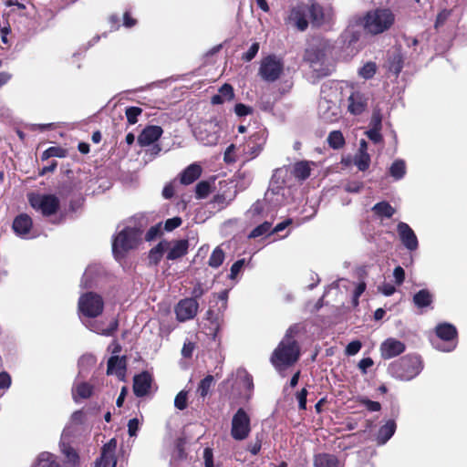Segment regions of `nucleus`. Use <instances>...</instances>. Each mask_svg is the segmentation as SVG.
Wrapping results in <instances>:
<instances>
[{
    "label": "nucleus",
    "instance_id": "obj_1",
    "mask_svg": "<svg viewBox=\"0 0 467 467\" xmlns=\"http://www.w3.org/2000/svg\"><path fill=\"white\" fill-rule=\"evenodd\" d=\"M359 22L368 35L377 36L391 28L395 22V15L389 8H375L359 18Z\"/></svg>",
    "mask_w": 467,
    "mask_h": 467
},
{
    "label": "nucleus",
    "instance_id": "obj_2",
    "mask_svg": "<svg viewBox=\"0 0 467 467\" xmlns=\"http://www.w3.org/2000/svg\"><path fill=\"white\" fill-rule=\"evenodd\" d=\"M292 333L293 329L290 328L272 354L271 362L278 370L293 365L299 358L300 348Z\"/></svg>",
    "mask_w": 467,
    "mask_h": 467
},
{
    "label": "nucleus",
    "instance_id": "obj_3",
    "mask_svg": "<svg viewBox=\"0 0 467 467\" xmlns=\"http://www.w3.org/2000/svg\"><path fill=\"white\" fill-rule=\"evenodd\" d=\"M330 55L331 48L329 43L323 39L315 38L308 44L305 51L304 59L316 71L327 74L324 67L327 64Z\"/></svg>",
    "mask_w": 467,
    "mask_h": 467
},
{
    "label": "nucleus",
    "instance_id": "obj_4",
    "mask_svg": "<svg viewBox=\"0 0 467 467\" xmlns=\"http://www.w3.org/2000/svg\"><path fill=\"white\" fill-rule=\"evenodd\" d=\"M422 362L419 356L408 355L389 366V374L400 380H410L422 370Z\"/></svg>",
    "mask_w": 467,
    "mask_h": 467
},
{
    "label": "nucleus",
    "instance_id": "obj_5",
    "mask_svg": "<svg viewBox=\"0 0 467 467\" xmlns=\"http://www.w3.org/2000/svg\"><path fill=\"white\" fill-rule=\"evenodd\" d=\"M285 72V61L276 55L264 57L259 64L258 76L265 82L273 83L278 80Z\"/></svg>",
    "mask_w": 467,
    "mask_h": 467
},
{
    "label": "nucleus",
    "instance_id": "obj_6",
    "mask_svg": "<svg viewBox=\"0 0 467 467\" xmlns=\"http://www.w3.org/2000/svg\"><path fill=\"white\" fill-rule=\"evenodd\" d=\"M140 240V233L135 228H125L113 240L112 251L115 256L121 257L124 253L137 246Z\"/></svg>",
    "mask_w": 467,
    "mask_h": 467
},
{
    "label": "nucleus",
    "instance_id": "obj_7",
    "mask_svg": "<svg viewBox=\"0 0 467 467\" xmlns=\"http://www.w3.org/2000/svg\"><path fill=\"white\" fill-rule=\"evenodd\" d=\"M221 123L217 119L201 121L194 128V135L203 145H215L219 140Z\"/></svg>",
    "mask_w": 467,
    "mask_h": 467
},
{
    "label": "nucleus",
    "instance_id": "obj_8",
    "mask_svg": "<svg viewBox=\"0 0 467 467\" xmlns=\"http://www.w3.org/2000/svg\"><path fill=\"white\" fill-rule=\"evenodd\" d=\"M104 308L102 297L93 292L82 295L78 299L79 315L88 318H94L99 316Z\"/></svg>",
    "mask_w": 467,
    "mask_h": 467
},
{
    "label": "nucleus",
    "instance_id": "obj_9",
    "mask_svg": "<svg viewBox=\"0 0 467 467\" xmlns=\"http://www.w3.org/2000/svg\"><path fill=\"white\" fill-rule=\"evenodd\" d=\"M30 205L44 216L55 214L59 208V199L54 194L31 193L28 195Z\"/></svg>",
    "mask_w": 467,
    "mask_h": 467
},
{
    "label": "nucleus",
    "instance_id": "obj_10",
    "mask_svg": "<svg viewBox=\"0 0 467 467\" xmlns=\"http://www.w3.org/2000/svg\"><path fill=\"white\" fill-rule=\"evenodd\" d=\"M251 432V419L242 408L238 409L233 416L231 422V436L235 441L247 439Z\"/></svg>",
    "mask_w": 467,
    "mask_h": 467
},
{
    "label": "nucleus",
    "instance_id": "obj_11",
    "mask_svg": "<svg viewBox=\"0 0 467 467\" xmlns=\"http://www.w3.org/2000/svg\"><path fill=\"white\" fill-rule=\"evenodd\" d=\"M436 334L439 338L446 341L444 344H435L434 347L441 351H451L456 348L455 338L457 337L456 327L449 323H442L436 327Z\"/></svg>",
    "mask_w": 467,
    "mask_h": 467
},
{
    "label": "nucleus",
    "instance_id": "obj_12",
    "mask_svg": "<svg viewBox=\"0 0 467 467\" xmlns=\"http://www.w3.org/2000/svg\"><path fill=\"white\" fill-rule=\"evenodd\" d=\"M199 309V304L194 298H184L175 306L176 318L180 322H185L194 318Z\"/></svg>",
    "mask_w": 467,
    "mask_h": 467
},
{
    "label": "nucleus",
    "instance_id": "obj_13",
    "mask_svg": "<svg viewBox=\"0 0 467 467\" xmlns=\"http://www.w3.org/2000/svg\"><path fill=\"white\" fill-rule=\"evenodd\" d=\"M116 449H117V441L116 439H111L108 441L101 450L100 457L96 461L94 467H116L117 459H116Z\"/></svg>",
    "mask_w": 467,
    "mask_h": 467
},
{
    "label": "nucleus",
    "instance_id": "obj_14",
    "mask_svg": "<svg viewBox=\"0 0 467 467\" xmlns=\"http://www.w3.org/2000/svg\"><path fill=\"white\" fill-rule=\"evenodd\" d=\"M397 231L400 242L404 247L409 251H416L419 247V241L417 235L411 227L403 222H400L397 225Z\"/></svg>",
    "mask_w": 467,
    "mask_h": 467
},
{
    "label": "nucleus",
    "instance_id": "obj_15",
    "mask_svg": "<svg viewBox=\"0 0 467 467\" xmlns=\"http://www.w3.org/2000/svg\"><path fill=\"white\" fill-rule=\"evenodd\" d=\"M340 109L336 102L321 99L318 104V115L325 122H334L340 118Z\"/></svg>",
    "mask_w": 467,
    "mask_h": 467
},
{
    "label": "nucleus",
    "instance_id": "obj_16",
    "mask_svg": "<svg viewBox=\"0 0 467 467\" xmlns=\"http://www.w3.org/2000/svg\"><path fill=\"white\" fill-rule=\"evenodd\" d=\"M405 344L394 337H389L380 345V354L384 359L397 357L405 351Z\"/></svg>",
    "mask_w": 467,
    "mask_h": 467
},
{
    "label": "nucleus",
    "instance_id": "obj_17",
    "mask_svg": "<svg viewBox=\"0 0 467 467\" xmlns=\"http://www.w3.org/2000/svg\"><path fill=\"white\" fill-rule=\"evenodd\" d=\"M305 5L294 6L287 16L286 22L296 26L300 31H305L308 26V17L306 15Z\"/></svg>",
    "mask_w": 467,
    "mask_h": 467
},
{
    "label": "nucleus",
    "instance_id": "obj_18",
    "mask_svg": "<svg viewBox=\"0 0 467 467\" xmlns=\"http://www.w3.org/2000/svg\"><path fill=\"white\" fill-rule=\"evenodd\" d=\"M83 324L89 330L105 337L113 336L119 327V322L115 318L111 319L107 327L104 326L102 321L90 319L83 321Z\"/></svg>",
    "mask_w": 467,
    "mask_h": 467
},
{
    "label": "nucleus",
    "instance_id": "obj_19",
    "mask_svg": "<svg viewBox=\"0 0 467 467\" xmlns=\"http://www.w3.org/2000/svg\"><path fill=\"white\" fill-rule=\"evenodd\" d=\"M162 129L160 126H147L138 137V143L141 147L149 146L157 141L162 135Z\"/></svg>",
    "mask_w": 467,
    "mask_h": 467
},
{
    "label": "nucleus",
    "instance_id": "obj_20",
    "mask_svg": "<svg viewBox=\"0 0 467 467\" xmlns=\"http://www.w3.org/2000/svg\"><path fill=\"white\" fill-rule=\"evenodd\" d=\"M188 247L189 243L187 240L168 241L166 247L167 259L172 261L183 256L186 254Z\"/></svg>",
    "mask_w": 467,
    "mask_h": 467
},
{
    "label": "nucleus",
    "instance_id": "obj_21",
    "mask_svg": "<svg viewBox=\"0 0 467 467\" xmlns=\"http://www.w3.org/2000/svg\"><path fill=\"white\" fill-rule=\"evenodd\" d=\"M368 104V98L361 92H353L348 98V109L352 114L362 113Z\"/></svg>",
    "mask_w": 467,
    "mask_h": 467
},
{
    "label": "nucleus",
    "instance_id": "obj_22",
    "mask_svg": "<svg viewBox=\"0 0 467 467\" xmlns=\"http://www.w3.org/2000/svg\"><path fill=\"white\" fill-rule=\"evenodd\" d=\"M151 384V377L147 372H142L140 375L135 376L134 384H133V391L137 397L145 396Z\"/></svg>",
    "mask_w": 467,
    "mask_h": 467
},
{
    "label": "nucleus",
    "instance_id": "obj_23",
    "mask_svg": "<svg viewBox=\"0 0 467 467\" xmlns=\"http://www.w3.org/2000/svg\"><path fill=\"white\" fill-rule=\"evenodd\" d=\"M288 173L286 167L278 168L275 171L270 182V191L273 193L278 194L279 191L285 185Z\"/></svg>",
    "mask_w": 467,
    "mask_h": 467
},
{
    "label": "nucleus",
    "instance_id": "obj_24",
    "mask_svg": "<svg viewBox=\"0 0 467 467\" xmlns=\"http://www.w3.org/2000/svg\"><path fill=\"white\" fill-rule=\"evenodd\" d=\"M126 371L125 358L119 356H112L108 361L107 373L109 375H116L119 379H123Z\"/></svg>",
    "mask_w": 467,
    "mask_h": 467
},
{
    "label": "nucleus",
    "instance_id": "obj_25",
    "mask_svg": "<svg viewBox=\"0 0 467 467\" xmlns=\"http://www.w3.org/2000/svg\"><path fill=\"white\" fill-rule=\"evenodd\" d=\"M84 421H85V414H84V412L81 411V410L75 411L71 415V418H70L68 423L67 424V426L63 430V432L61 434V435H63V439L64 440H70L71 439V434H72L71 428L74 427L75 429H83Z\"/></svg>",
    "mask_w": 467,
    "mask_h": 467
},
{
    "label": "nucleus",
    "instance_id": "obj_26",
    "mask_svg": "<svg viewBox=\"0 0 467 467\" xmlns=\"http://www.w3.org/2000/svg\"><path fill=\"white\" fill-rule=\"evenodd\" d=\"M31 227L32 219L26 213L16 216L14 220L13 229L15 233L21 237H26Z\"/></svg>",
    "mask_w": 467,
    "mask_h": 467
},
{
    "label": "nucleus",
    "instance_id": "obj_27",
    "mask_svg": "<svg viewBox=\"0 0 467 467\" xmlns=\"http://www.w3.org/2000/svg\"><path fill=\"white\" fill-rule=\"evenodd\" d=\"M396 422L394 420H389L384 425H382L377 434V443L379 445H384L395 433Z\"/></svg>",
    "mask_w": 467,
    "mask_h": 467
},
{
    "label": "nucleus",
    "instance_id": "obj_28",
    "mask_svg": "<svg viewBox=\"0 0 467 467\" xmlns=\"http://www.w3.org/2000/svg\"><path fill=\"white\" fill-rule=\"evenodd\" d=\"M202 173V168L200 165L196 163H192L189 165L182 173H181V182L184 185H189L195 182Z\"/></svg>",
    "mask_w": 467,
    "mask_h": 467
},
{
    "label": "nucleus",
    "instance_id": "obj_29",
    "mask_svg": "<svg viewBox=\"0 0 467 467\" xmlns=\"http://www.w3.org/2000/svg\"><path fill=\"white\" fill-rule=\"evenodd\" d=\"M234 88L229 84L223 85L218 93L212 97L211 102L213 105H220L234 99Z\"/></svg>",
    "mask_w": 467,
    "mask_h": 467
},
{
    "label": "nucleus",
    "instance_id": "obj_30",
    "mask_svg": "<svg viewBox=\"0 0 467 467\" xmlns=\"http://www.w3.org/2000/svg\"><path fill=\"white\" fill-rule=\"evenodd\" d=\"M93 387L87 382L76 381L72 388V396L75 401L78 399H88L91 396Z\"/></svg>",
    "mask_w": 467,
    "mask_h": 467
},
{
    "label": "nucleus",
    "instance_id": "obj_31",
    "mask_svg": "<svg viewBox=\"0 0 467 467\" xmlns=\"http://www.w3.org/2000/svg\"><path fill=\"white\" fill-rule=\"evenodd\" d=\"M315 467H342L340 462L335 455L321 453L315 456Z\"/></svg>",
    "mask_w": 467,
    "mask_h": 467
},
{
    "label": "nucleus",
    "instance_id": "obj_32",
    "mask_svg": "<svg viewBox=\"0 0 467 467\" xmlns=\"http://www.w3.org/2000/svg\"><path fill=\"white\" fill-rule=\"evenodd\" d=\"M406 172V162L401 159L395 160L389 168V173L395 181L403 179Z\"/></svg>",
    "mask_w": 467,
    "mask_h": 467
},
{
    "label": "nucleus",
    "instance_id": "obj_33",
    "mask_svg": "<svg viewBox=\"0 0 467 467\" xmlns=\"http://www.w3.org/2000/svg\"><path fill=\"white\" fill-rule=\"evenodd\" d=\"M433 296L427 289H421L417 292L413 296V303L419 308H423L431 306Z\"/></svg>",
    "mask_w": 467,
    "mask_h": 467
},
{
    "label": "nucleus",
    "instance_id": "obj_34",
    "mask_svg": "<svg viewBox=\"0 0 467 467\" xmlns=\"http://www.w3.org/2000/svg\"><path fill=\"white\" fill-rule=\"evenodd\" d=\"M168 241H161L155 247H153L149 253V262L150 265H157L166 252Z\"/></svg>",
    "mask_w": 467,
    "mask_h": 467
},
{
    "label": "nucleus",
    "instance_id": "obj_35",
    "mask_svg": "<svg viewBox=\"0 0 467 467\" xmlns=\"http://www.w3.org/2000/svg\"><path fill=\"white\" fill-rule=\"evenodd\" d=\"M306 15L315 24H320L323 20V9L318 4L305 5Z\"/></svg>",
    "mask_w": 467,
    "mask_h": 467
},
{
    "label": "nucleus",
    "instance_id": "obj_36",
    "mask_svg": "<svg viewBox=\"0 0 467 467\" xmlns=\"http://www.w3.org/2000/svg\"><path fill=\"white\" fill-rule=\"evenodd\" d=\"M372 211L380 218H390L395 213V209L388 202L376 203Z\"/></svg>",
    "mask_w": 467,
    "mask_h": 467
},
{
    "label": "nucleus",
    "instance_id": "obj_37",
    "mask_svg": "<svg viewBox=\"0 0 467 467\" xmlns=\"http://www.w3.org/2000/svg\"><path fill=\"white\" fill-rule=\"evenodd\" d=\"M69 441L70 440H64L63 435H61L60 448L67 462L75 465L78 462V455L76 451L68 445Z\"/></svg>",
    "mask_w": 467,
    "mask_h": 467
},
{
    "label": "nucleus",
    "instance_id": "obj_38",
    "mask_svg": "<svg viewBox=\"0 0 467 467\" xmlns=\"http://www.w3.org/2000/svg\"><path fill=\"white\" fill-rule=\"evenodd\" d=\"M34 467H60V465L53 454L45 451L38 455Z\"/></svg>",
    "mask_w": 467,
    "mask_h": 467
},
{
    "label": "nucleus",
    "instance_id": "obj_39",
    "mask_svg": "<svg viewBox=\"0 0 467 467\" xmlns=\"http://www.w3.org/2000/svg\"><path fill=\"white\" fill-rule=\"evenodd\" d=\"M96 357L92 354H85L78 360V376L86 374L96 364Z\"/></svg>",
    "mask_w": 467,
    "mask_h": 467
},
{
    "label": "nucleus",
    "instance_id": "obj_40",
    "mask_svg": "<svg viewBox=\"0 0 467 467\" xmlns=\"http://www.w3.org/2000/svg\"><path fill=\"white\" fill-rule=\"evenodd\" d=\"M294 176L301 181L307 179L310 175V167L307 161L296 162L292 171Z\"/></svg>",
    "mask_w": 467,
    "mask_h": 467
},
{
    "label": "nucleus",
    "instance_id": "obj_41",
    "mask_svg": "<svg viewBox=\"0 0 467 467\" xmlns=\"http://www.w3.org/2000/svg\"><path fill=\"white\" fill-rule=\"evenodd\" d=\"M360 25L359 19L356 21V23H351L346 29L344 33V37L346 40L349 42V44L354 43L359 39L360 32L356 27Z\"/></svg>",
    "mask_w": 467,
    "mask_h": 467
},
{
    "label": "nucleus",
    "instance_id": "obj_42",
    "mask_svg": "<svg viewBox=\"0 0 467 467\" xmlns=\"http://www.w3.org/2000/svg\"><path fill=\"white\" fill-rule=\"evenodd\" d=\"M354 164L359 171H366L370 164V156L368 153L358 152L354 158Z\"/></svg>",
    "mask_w": 467,
    "mask_h": 467
},
{
    "label": "nucleus",
    "instance_id": "obj_43",
    "mask_svg": "<svg viewBox=\"0 0 467 467\" xmlns=\"http://www.w3.org/2000/svg\"><path fill=\"white\" fill-rule=\"evenodd\" d=\"M327 142L330 147L334 149H339L344 145L345 140L340 131L334 130L329 133L327 137Z\"/></svg>",
    "mask_w": 467,
    "mask_h": 467
},
{
    "label": "nucleus",
    "instance_id": "obj_44",
    "mask_svg": "<svg viewBox=\"0 0 467 467\" xmlns=\"http://www.w3.org/2000/svg\"><path fill=\"white\" fill-rule=\"evenodd\" d=\"M224 260V253L223 251L220 248V247H216L210 258H209V265L213 268H218L223 262Z\"/></svg>",
    "mask_w": 467,
    "mask_h": 467
},
{
    "label": "nucleus",
    "instance_id": "obj_45",
    "mask_svg": "<svg viewBox=\"0 0 467 467\" xmlns=\"http://www.w3.org/2000/svg\"><path fill=\"white\" fill-rule=\"evenodd\" d=\"M213 377L211 375L206 376L199 383L197 392L201 397L204 398L210 392V389L213 384Z\"/></svg>",
    "mask_w": 467,
    "mask_h": 467
},
{
    "label": "nucleus",
    "instance_id": "obj_46",
    "mask_svg": "<svg viewBox=\"0 0 467 467\" xmlns=\"http://www.w3.org/2000/svg\"><path fill=\"white\" fill-rule=\"evenodd\" d=\"M272 228V223L270 222H265L255 227L249 234V238H256L262 236L265 234H268Z\"/></svg>",
    "mask_w": 467,
    "mask_h": 467
},
{
    "label": "nucleus",
    "instance_id": "obj_47",
    "mask_svg": "<svg viewBox=\"0 0 467 467\" xmlns=\"http://www.w3.org/2000/svg\"><path fill=\"white\" fill-rule=\"evenodd\" d=\"M67 154V150L60 147H50L46 150L42 154V159H48L51 157L64 158Z\"/></svg>",
    "mask_w": 467,
    "mask_h": 467
},
{
    "label": "nucleus",
    "instance_id": "obj_48",
    "mask_svg": "<svg viewBox=\"0 0 467 467\" xmlns=\"http://www.w3.org/2000/svg\"><path fill=\"white\" fill-rule=\"evenodd\" d=\"M264 145L253 144L251 142H246L244 145L243 151L244 154H247L249 159H253L256 157L261 150H263Z\"/></svg>",
    "mask_w": 467,
    "mask_h": 467
},
{
    "label": "nucleus",
    "instance_id": "obj_49",
    "mask_svg": "<svg viewBox=\"0 0 467 467\" xmlns=\"http://www.w3.org/2000/svg\"><path fill=\"white\" fill-rule=\"evenodd\" d=\"M222 310H219L218 313H214L213 310L209 309L206 313L207 319L213 326V329L214 331H217L220 328V325L222 322Z\"/></svg>",
    "mask_w": 467,
    "mask_h": 467
},
{
    "label": "nucleus",
    "instance_id": "obj_50",
    "mask_svg": "<svg viewBox=\"0 0 467 467\" xmlns=\"http://www.w3.org/2000/svg\"><path fill=\"white\" fill-rule=\"evenodd\" d=\"M142 109L139 107H129L126 109L125 114L128 119V122L130 125L137 123L138 117L141 114Z\"/></svg>",
    "mask_w": 467,
    "mask_h": 467
},
{
    "label": "nucleus",
    "instance_id": "obj_51",
    "mask_svg": "<svg viewBox=\"0 0 467 467\" xmlns=\"http://www.w3.org/2000/svg\"><path fill=\"white\" fill-rule=\"evenodd\" d=\"M376 69V64L368 62L359 69L358 73L363 78L369 79L375 75Z\"/></svg>",
    "mask_w": 467,
    "mask_h": 467
},
{
    "label": "nucleus",
    "instance_id": "obj_52",
    "mask_svg": "<svg viewBox=\"0 0 467 467\" xmlns=\"http://www.w3.org/2000/svg\"><path fill=\"white\" fill-rule=\"evenodd\" d=\"M210 184L207 182H201L196 185L195 193L198 199H204L210 193Z\"/></svg>",
    "mask_w": 467,
    "mask_h": 467
},
{
    "label": "nucleus",
    "instance_id": "obj_53",
    "mask_svg": "<svg viewBox=\"0 0 467 467\" xmlns=\"http://www.w3.org/2000/svg\"><path fill=\"white\" fill-rule=\"evenodd\" d=\"M358 401L360 404L364 405L369 411H379L381 409V405L379 402L370 400L365 397L358 398Z\"/></svg>",
    "mask_w": 467,
    "mask_h": 467
},
{
    "label": "nucleus",
    "instance_id": "obj_54",
    "mask_svg": "<svg viewBox=\"0 0 467 467\" xmlns=\"http://www.w3.org/2000/svg\"><path fill=\"white\" fill-rule=\"evenodd\" d=\"M266 140V135L264 130H258L254 133L251 134L249 140L246 142H251L253 144L264 145Z\"/></svg>",
    "mask_w": 467,
    "mask_h": 467
},
{
    "label": "nucleus",
    "instance_id": "obj_55",
    "mask_svg": "<svg viewBox=\"0 0 467 467\" xmlns=\"http://www.w3.org/2000/svg\"><path fill=\"white\" fill-rule=\"evenodd\" d=\"M162 233L161 223H157L151 226L146 233L145 239L147 241H152L160 236Z\"/></svg>",
    "mask_w": 467,
    "mask_h": 467
},
{
    "label": "nucleus",
    "instance_id": "obj_56",
    "mask_svg": "<svg viewBox=\"0 0 467 467\" xmlns=\"http://www.w3.org/2000/svg\"><path fill=\"white\" fill-rule=\"evenodd\" d=\"M204 467H223L222 464L213 462V451L210 448H205L203 451Z\"/></svg>",
    "mask_w": 467,
    "mask_h": 467
},
{
    "label": "nucleus",
    "instance_id": "obj_57",
    "mask_svg": "<svg viewBox=\"0 0 467 467\" xmlns=\"http://www.w3.org/2000/svg\"><path fill=\"white\" fill-rule=\"evenodd\" d=\"M174 406L179 410H184L187 407V392L181 391L174 400Z\"/></svg>",
    "mask_w": 467,
    "mask_h": 467
},
{
    "label": "nucleus",
    "instance_id": "obj_58",
    "mask_svg": "<svg viewBox=\"0 0 467 467\" xmlns=\"http://www.w3.org/2000/svg\"><path fill=\"white\" fill-rule=\"evenodd\" d=\"M259 51V44L258 43H253L249 49L243 54L242 58L247 62L251 61L258 53Z\"/></svg>",
    "mask_w": 467,
    "mask_h": 467
},
{
    "label": "nucleus",
    "instance_id": "obj_59",
    "mask_svg": "<svg viewBox=\"0 0 467 467\" xmlns=\"http://www.w3.org/2000/svg\"><path fill=\"white\" fill-rule=\"evenodd\" d=\"M380 130L379 128H370L367 132V136L369 140H371L374 143H379L382 141V135L380 134Z\"/></svg>",
    "mask_w": 467,
    "mask_h": 467
},
{
    "label": "nucleus",
    "instance_id": "obj_60",
    "mask_svg": "<svg viewBox=\"0 0 467 467\" xmlns=\"http://www.w3.org/2000/svg\"><path fill=\"white\" fill-rule=\"evenodd\" d=\"M244 259H240L234 263V265L231 267V273L229 275L231 279H234L237 276V275L241 272L242 268L244 267Z\"/></svg>",
    "mask_w": 467,
    "mask_h": 467
},
{
    "label": "nucleus",
    "instance_id": "obj_61",
    "mask_svg": "<svg viewBox=\"0 0 467 467\" xmlns=\"http://www.w3.org/2000/svg\"><path fill=\"white\" fill-rule=\"evenodd\" d=\"M382 115L379 109H375L370 120L371 128L381 129Z\"/></svg>",
    "mask_w": 467,
    "mask_h": 467
},
{
    "label": "nucleus",
    "instance_id": "obj_62",
    "mask_svg": "<svg viewBox=\"0 0 467 467\" xmlns=\"http://www.w3.org/2000/svg\"><path fill=\"white\" fill-rule=\"evenodd\" d=\"M181 224H182V219L180 217L176 216V217L168 219L165 222L164 229L168 232H171V231L176 229L177 227H179Z\"/></svg>",
    "mask_w": 467,
    "mask_h": 467
},
{
    "label": "nucleus",
    "instance_id": "obj_63",
    "mask_svg": "<svg viewBox=\"0 0 467 467\" xmlns=\"http://www.w3.org/2000/svg\"><path fill=\"white\" fill-rule=\"evenodd\" d=\"M234 112L237 116L244 117L252 113V109L244 104L238 103L234 107Z\"/></svg>",
    "mask_w": 467,
    "mask_h": 467
},
{
    "label": "nucleus",
    "instance_id": "obj_64",
    "mask_svg": "<svg viewBox=\"0 0 467 467\" xmlns=\"http://www.w3.org/2000/svg\"><path fill=\"white\" fill-rule=\"evenodd\" d=\"M362 188H363V183L361 182H349L345 186V190L348 192H352V193L359 192Z\"/></svg>",
    "mask_w": 467,
    "mask_h": 467
}]
</instances>
